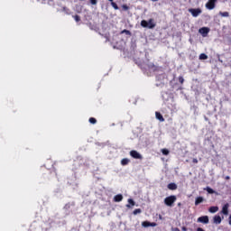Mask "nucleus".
I'll return each mask as SVG.
<instances>
[{
    "instance_id": "1",
    "label": "nucleus",
    "mask_w": 231,
    "mask_h": 231,
    "mask_svg": "<svg viewBox=\"0 0 231 231\" xmlns=\"http://www.w3.org/2000/svg\"><path fill=\"white\" fill-rule=\"evenodd\" d=\"M141 26L143 28H149L150 30H152V28H156V23H154V19L151 18L148 20V22L145 20H142Z\"/></svg>"
},
{
    "instance_id": "2",
    "label": "nucleus",
    "mask_w": 231,
    "mask_h": 231,
    "mask_svg": "<svg viewBox=\"0 0 231 231\" xmlns=\"http://www.w3.org/2000/svg\"><path fill=\"white\" fill-rule=\"evenodd\" d=\"M176 199H177V198L175 195H171L164 199V204L167 207H172L174 205V203H176Z\"/></svg>"
},
{
    "instance_id": "3",
    "label": "nucleus",
    "mask_w": 231,
    "mask_h": 231,
    "mask_svg": "<svg viewBox=\"0 0 231 231\" xmlns=\"http://www.w3.org/2000/svg\"><path fill=\"white\" fill-rule=\"evenodd\" d=\"M216 3H217V0H208L206 4V8L208 10H214L216 8Z\"/></svg>"
},
{
    "instance_id": "4",
    "label": "nucleus",
    "mask_w": 231,
    "mask_h": 231,
    "mask_svg": "<svg viewBox=\"0 0 231 231\" xmlns=\"http://www.w3.org/2000/svg\"><path fill=\"white\" fill-rule=\"evenodd\" d=\"M130 156H132V158H134V160H142V154H140V152H138L136 150H132L130 152Z\"/></svg>"
},
{
    "instance_id": "5",
    "label": "nucleus",
    "mask_w": 231,
    "mask_h": 231,
    "mask_svg": "<svg viewBox=\"0 0 231 231\" xmlns=\"http://www.w3.org/2000/svg\"><path fill=\"white\" fill-rule=\"evenodd\" d=\"M199 33L202 34V37H207L210 32V28L208 27H202L199 30Z\"/></svg>"
},
{
    "instance_id": "6",
    "label": "nucleus",
    "mask_w": 231,
    "mask_h": 231,
    "mask_svg": "<svg viewBox=\"0 0 231 231\" xmlns=\"http://www.w3.org/2000/svg\"><path fill=\"white\" fill-rule=\"evenodd\" d=\"M189 13L191 14L193 17H198L199 14H201V9L197 8V9H189Z\"/></svg>"
},
{
    "instance_id": "7",
    "label": "nucleus",
    "mask_w": 231,
    "mask_h": 231,
    "mask_svg": "<svg viewBox=\"0 0 231 231\" xmlns=\"http://www.w3.org/2000/svg\"><path fill=\"white\" fill-rule=\"evenodd\" d=\"M142 226L148 228V226H158V224H156V222L143 221L142 222Z\"/></svg>"
},
{
    "instance_id": "8",
    "label": "nucleus",
    "mask_w": 231,
    "mask_h": 231,
    "mask_svg": "<svg viewBox=\"0 0 231 231\" xmlns=\"http://www.w3.org/2000/svg\"><path fill=\"white\" fill-rule=\"evenodd\" d=\"M198 223H203L208 225V216H202L198 218Z\"/></svg>"
},
{
    "instance_id": "9",
    "label": "nucleus",
    "mask_w": 231,
    "mask_h": 231,
    "mask_svg": "<svg viewBox=\"0 0 231 231\" xmlns=\"http://www.w3.org/2000/svg\"><path fill=\"white\" fill-rule=\"evenodd\" d=\"M229 207H230V204H228V203H226L224 206H223V208H222V214L224 215V216H228V208H229Z\"/></svg>"
},
{
    "instance_id": "10",
    "label": "nucleus",
    "mask_w": 231,
    "mask_h": 231,
    "mask_svg": "<svg viewBox=\"0 0 231 231\" xmlns=\"http://www.w3.org/2000/svg\"><path fill=\"white\" fill-rule=\"evenodd\" d=\"M122 199H124V196L122 194H117L114 197V201L116 203H120V201H122Z\"/></svg>"
},
{
    "instance_id": "11",
    "label": "nucleus",
    "mask_w": 231,
    "mask_h": 231,
    "mask_svg": "<svg viewBox=\"0 0 231 231\" xmlns=\"http://www.w3.org/2000/svg\"><path fill=\"white\" fill-rule=\"evenodd\" d=\"M213 221L216 225H221V217L219 215H216L214 217H213Z\"/></svg>"
},
{
    "instance_id": "12",
    "label": "nucleus",
    "mask_w": 231,
    "mask_h": 231,
    "mask_svg": "<svg viewBox=\"0 0 231 231\" xmlns=\"http://www.w3.org/2000/svg\"><path fill=\"white\" fill-rule=\"evenodd\" d=\"M155 116L160 122H165V118H163V116L160 112H155Z\"/></svg>"
},
{
    "instance_id": "13",
    "label": "nucleus",
    "mask_w": 231,
    "mask_h": 231,
    "mask_svg": "<svg viewBox=\"0 0 231 231\" xmlns=\"http://www.w3.org/2000/svg\"><path fill=\"white\" fill-rule=\"evenodd\" d=\"M167 187H168L169 190H176L178 189V185H176V183H174V182L168 184Z\"/></svg>"
},
{
    "instance_id": "14",
    "label": "nucleus",
    "mask_w": 231,
    "mask_h": 231,
    "mask_svg": "<svg viewBox=\"0 0 231 231\" xmlns=\"http://www.w3.org/2000/svg\"><path fill=\"white\" fill-rule=\"evenodd\" d=\"M217 210H219V208L217 206H212L208 208V212H210L211 214H216Z\"/></svg>"
},
{
    "instance_id": "15",
    "label": "nucleus",
    "mask_w": 231,
    "mask_h": 231,
    "mask_svg": "<svg viewBox=\"0 0 231 231\" xmlns=\"http://www.w3.org/2000/svg\"><path fill=\"white\" fill-rule=\"evenodd\" d=\"M203 201H205V199H203V197H198V198L195 199V205H196V207H198V205L203 203Z\"/></svg>"
},
{
    "instance_id": "16",
    "label": "nucleus",
    "mask_w": 231,
    "mask_h": 231,
    "mask_svg": "<svg viewBox=\"0 0 231 231\" xmlns=\"http://www.w3.org/2000/svg\"><path fill=\"white\" fill-rule=\"evenodd\" d=\"M128 203H129V204L126 205V208H131V206H132V207H134V205H136V203L134 202V200H133V199H128Z\"/></svg>"
},
{
    "instance_id": "17",
    "label": "nucleus",
    "mask_w": 231,
    "mask_h": 231,
    "mask_svg": "<svg viewBox=\"0 0 231 231\" xmlns=\"http://www.w3.org/2000/svg\"><path fill=\"white\" fill-rule=\"evenodd\" d=\"M129 162H131L129 159L125 158L121 161V165L123 166L129 165Z\"/></svg>"
},
{
    "instance_id": "18",
    "label": "nucleus",
    "mask_w": 231,
    "mask_h": 231,
    "mask_svg": "<svg viewBox=\"0 0 231 231\" xmlns=\"http://www.w3.org/2000/svg\"><path fill=\"white\" fill-rule=\"evenodd\" d=\"M204 190H207V192L208 194H215L216 193V191L210 187H207L206 189H204Z\"/></svg>"
},
{
    "instance_id": "19",
    "label": "nucleus",
    "mask_w": 231,
    "mask_h": 231,
    "mask_svg": "<svg viewBox=\"0 0 231 231\" xmlns=\"http://www.w3.org/2000/svg\"><path fill=\"white\" fill-rule=\"evenodd\" d=\"M219 15H221V17H230V14L228 12H219Z\"/></svg>"
},
{
    "instance_id": "20",
    "label": "nucleus",
    "mask_w": 231,
    "mask_h": 231,
    "mask_svg": "<svg viewBox=\"0 0 231 231\" xmlns=\"http://www.w3.org/2000/svg\"><path fill=\"white\" fill-rule=\"evenodd\" d=\"M207 59H208V56L207 54L201 53V54L199 55V60H207Z\"/></svg>"
},
{
    "instance_id": "21",
    "label": "nucleus",
    "mask_w": 231,
    "mask_h": 231,
    "mask_svg": "<svg viewBox=\"0 0 231 231\" xmlns=\"http://www.w3.org/2000/svg\"><path fill=\"white\" fill-rule=\"evenodd\" d=\"M162 152L164 156H168L170 152L167 148H163V149H162Z\"/></svg>"
},
{
    "instance_id": "22",
    "label": "nucleus",
    "mask_w": 231,
    "mask_h": 231,
    "mask_svg": "<svg viewBox=\"0 0 231 231\" xmlns=\"http://www.w3.org/2000/svg\"><path fill=\"white\" fill-rule=\"evenodd\" d=\"M88 122H89V124L95 125V124H97V119L95 117H90L88 119Z\"/></svg>"
},
{
    "instance_id": "23",
    "label": "nucleus",
    "mask_w": 231,
    "mask_h": 231,
    "mask_svg": "<svg viewBox=\"0 0 231 231\" xmlns=\"http://www.w3.org/2000/svg\"><path fill=\"white\" fill-rule=\"evenodd\" d=\"M133 214H134V216H136L137 214H142V209L136 208L134 210Z\"/></svg>"
},
{
    "instance_id": "24",
    "label": "nucleus",
    "mask_w": 231,
    "mask_h": 231,
    "mask_svg": "<svg viewBox=\"0 0 231 231\" xmlns=\"http://www.w3.org/2000/svg\"><path fill=\"white\" fill-rule=\"evenodd\" d=\"M148 68L149 69H156V65H154V63H149Z\"/></svg>"
},
{
    "instance_id": "25",
    "label": "nucleus",
    "mask_w": 231,
    "mask_h": 231,
    "mask_svg": "<svg viewBox=\"0 0 231 231\" xmlns=\"http://www.w3.org/2000/svg\"><path fill=\"white\" fill-rule=\"evenodd\" d=\"M121 33H125V35H131V31L125 29L121 32Z\"/></svg>"
},
{
    "instance_id": "26",
    "label": "nucleus",
    "mask_w": 231,
    "mask_h": 231,
    "mask_svg": "<svg viewBox=\"0 0 231 231\" xmlns=\"http://www.w3.org/2000/svg\"><path fill=\"white\" fill-rule=\"evenodd\" d=\"M73 17H74L76 23H80V16L79 15L76 14Z\"/></svg>"
},
{
    "instance_id": "27",
    "label": "nucleus",
    "mask_w": 231,
    "mask_h": 231,
    "mask_svg": "<svg viewBox=\"0 0 231 231\" xmlns=\"http://www.w3.org/2000/svg\"><path fill=\"white\" fill-rule=\"evenodd\" d=\"M111 5L113 6L114 9L118 10V5H116V3L112 2Z\"/></svg>"
},
{
    "instance_id": "28",
    "label": "nucleus",
    "mask_w": 231,
    "mask_h": 231,
    "mask_svg": "<svg viewBox=\"0 0 231 231\" xmlns=\"http://www.w3.org/2000/svg\"><path fill=\"white\" fill-rule=\"evenodd\" d=\"M179 82L180 84H183V82H185V79H183V76L179 77Z\"/></svg>"
},
{
    "instance_id": "29",
    "label": "nucleus",
    "mask_w": 231,
    "mask_h": 231,
    "mask_svg": "<svg viewBox=\"0 0 231 231\" xmlns=\"http://www.w3.org/2000/svg\"><path fill=\"white\" fill-rule=\"evenodd\" d=\"M123 10H125V12H127V10H129V6L127 5H122Z\"/></svg>"
},
{
    "instance_id": "30",
    "label": "nucleus",
    "mask_w": 231,
    "mask_h": 231,
    "mask_svg": "<svg viewBox=\"0 0 231 231\" xmlns=\"http://www.w3.org/2000/svg\"><path fill=\"white\" fill-rule=\"evenodd\" d=\"M91 5H97V0H90Z\"/></svg>"
},
{
    "instance_id": "31",
    "label": "nucleus",
    "mask_w": 231,
    "mask_h": 231,
    "mask_svg": "<svg viewBox=\"0 0 231 231\" xmlns=\"http://www.w3.org/2000/svg\"><path fill=\"white\" fill-rule=\"evenodd\" d=\"M192 163H198V159L194 158V159L192 160Z\"/></svg>"
},
{
    "instance_id": "32",
    "label": "nucleus",
    "mask_w": 231,
    "mask_h": 231,
    "mask_svg": "<svg viewBox=\"0 0 231 231\" xmlns=\"http://www.w3.org/2000/svg\"><path fill=\"white\" fill-rule=\"evenodd\" d=\"M228 224H229L230 226H231V215H230L229 217H228Z\"/></svg>"
},
{
    "instance_id": "33",
    "label": "nucleus",
    "mask_w": 231,
    "mask_h": 231,
    "mask_svg": "<svg viewBox=\"0 0 231 231\" xmlns=\"http://www.w3.org/2000/svg\"><path fill=\"white\" fill-rule=\"evenodd\" d=\"M181 230H182V231H187L188 229H187L186 226H182V227H181Z\"/></svg>"
},
{
    "instance_id": "34",
    "label": "nucleus",
    "mask_w": 231,
    "mask_h": 231,
    "mask_svg": "<svg viewBox=\"0 0 231 231\" xmlns=\"http://www.w3.org/2000/svg\"><path fill=\"white\" fill-rule=\"evenodd\" d=\"M197 231H205V230L203 228H201V227H198Z\"/></svg>"
},
{
    "instance_id": "35",
    "label": "nucleus",
    "mask_w": 231,
    "mask_h": 231,
    "mask_svg": "<svg viewBox=\"0 0 231 231\" xmlns=\"http://www.w3.org/2000/svg\"><path fill=\"white\" fill-rule=\"evenodd\" d=\"M225 180H230V176H226Z\"/></svg>"
},
{
    "instance_id": "36",
    "label": "nucleus",
    "mask_w": 231,
    "mask_h": 231,
    "mask_svg": "<svg viewBox=\"0 0 231 231\" xmlns=\"http://www.w3.org/2000/svg\"><path fill=\"white\" fill-rule=\"evenodd\" d=\"M177 205L178 207H181V202H179Z\"/></svg>"
},
{
    "instance_id": "37",
    "label": "nucleus",
    "mask_w": 231,
    "mask_h": 231,
    "mask_svg": "<svg viewBox=\"0 0 231 231\" xmlns=\"http://www.w3.org/2000/svg\"><path fill=\"white\" fill-rule=\"evenodd\" d=\"M174 231H180V228L176 227V228L174 229Z\"/></svg>"
},
{
    "instance_id": "38",
    "label": "nucleus",
    "mask_w": 231,
    "mask_h": 231,
    "mask_svg": "<svg viewBox=\"0 0 231 231\" xmlns=\"http://www.w3.org/2000/svg\"><path fill=\"white\" fill-rule=\"evenodd\" d=\"M152 1H153L154 3H156L158 0H152Z\"/></svg>"
},
{
    "instance_id": "39",
    "label": "nucleus",
    "mask_w": 231,
    "mask_h": 231,
    "mask_svg": "<svg viewBox=\"0 0 231 231\" xmlns=\"http://www.w3.org/2000/svg\"><path fill=\"white\" fill-rule=\"evenodd\" d=\"M218 60H219V62H223V60H220V59H219Z\"/></svg>"
},
{
    "instance_id": "40",
    "label": "nucleus",
    "mask_w": 231,
    "mask_h": 231,
    "mask_svg": "<svg viewBox=\"0 0 231 231\" xmlns=\"http://www.w3.org/2000/svg\"><path fill=\"white\" fill-rule=\"evenodd\" d=\"M108 1H110V3H113V0H108Z\"/></svg>"
}]
</instances>
